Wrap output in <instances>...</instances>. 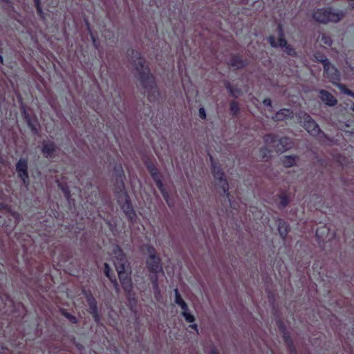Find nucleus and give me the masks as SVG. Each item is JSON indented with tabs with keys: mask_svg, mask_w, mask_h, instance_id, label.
<instances>
[{
	"mask_svg": "<svg viewBox=\"0 0 354 354\" xmlns=\"http://www.w3.org/2000/svg\"><path fill=\"white\" fill-rule=\"evenodd\" d=\"M133 64L138 73V79L143 87L144 93L147 95L151 102L158 99L160 93L157 88L153 77L150 74L149 69L145 66V60L137 51L132 50Z\"/></svg>",
	"mask_w": 354,
	"mask_h": 354,
	"instance_id": "nucleus-1",
	"label": "nucleus"
},
{
	"mask_svg": "<svg viewBox=\"0 0 354 354\" xmlns=\"http://www.w3.org/2000/svg\"><path fill=\"white\" fill-rule=\"evenodd\" d=\"M111 259L123 289L127 294H130L132 290V281L129 276V264L125 254L118 245L113 247Z\"/></svg>",
	"mask_w": 354,
	"mask_h": 354,
	"instance_id": "nucleus-2",
	"label": "nucleus"
},
{
	"mask_svg": "<svg viewBox=\"0 0 354 354\" xmlns=\"http://www.w3.org/2000/svg\"><path fill=\"white\" fill-rule=\"evenodd\" d=\"M344 15L343 11H335L332 8H319L313 12V18L318 23L326 24L330 22L337 23Z\"/></svg>",
	"mask_w": 354,
	"mask_h": 354,
	"instance_id": "nucleus-3",
	"label": "nucleus"
},
{
	"mask_svg": "<svg viewBox=\"0 0 354 354\" xmlns=\"http://www.w3.org/2000/svg\"><path fill=\"white\" fill-rule=\"evenodd\" d=\"M263 139L265 145L272 147L277 153H283L292 147V142L287 137L279 138L275 134H267Z\"/></svg>",
	"mask_w": 354,
	"mask_h": 354,
	"instance_id": "nucleus-4",
	"label": "nucleus"
},
{
	"mask_svg": "<svg viewBox=\"0 0 354 354\" xmlns=\"http://www.w3.org/2000/svg\"><path fill=\"white\" fill-rule=\"evenodd\" d=\"M299 122L302 124L304 128L313 136H318L323 134L318 124L308 113L301 111L297 114Z\"/></svg>",
	"mask_w": 354,
	"mask_h": 354,
	"instance_id": "nucleus-5",
	"label": "nucleus"
},
{
	"mask_svg": "<svg viewBox=\"0 0 354 354\" xmlns=\"http://www.w3.org/2000/svg\"><path fill=\"white\" fill-rule=\"evenodd\" d=\"M212 172L216 183L228 198L230 196V193L228 192L229 185L225 178V175L221 168L213 162H212Z\"/></svg>",
	"mask_w": 354,
	"mask_h": 354,
	"instance_id": "nucleus-6",
	"label": "nucleus"
},
{
	"mask_svg": "<svg viewBox=\"0 0 354 354\" xmlns=\"http://www.w3.org/2000/svg\"><path fill=\"white\" fill-rule=\"evenodd\" d=\"M317 60L323 64L324 71L326 77L333 84L339 81L340 78V73L339 71L333 65L330 64L329 60L326 57H322L320 59L316 57Z\"/></svg>",
	"mask_w": 354,
	"mask_h": 354,
	"instance_id": "nucleus-7",
	"label": "nucleus"
},
{
	"mask_svg": "<svg viewBox=\"0 0 354 354\" xmlns=\"http://www.w3.org/2000/svg\"><path fill=\"white\" fill-rule=\"evenodd\" d=\"M147 250L149 255L147 259V265L150 272L155 274L162 272L160 259L158 256H156L155 249L152 246H149L147 248Z\"/></svg>",
	"mask_w": 354,
	"mask_h": 354,
	"instance_id": "nucleus-8",
	"label": "nucleus"
},
{
	"mask_svg": "<svg viewBox=\"0 0 354 354\" xmlns=\"http://www.w3.org/2000/svg\"><path fill=\"white\" fill-rule=\"evenodd\" d=\"M16 171L21 179L24 186L28 188L29 185V176L28 174V160L26 158H20L16 164Z\"/></svg>",
	"mask_w": 354,
	"mask_h": 354,
	"instance_id": "nucleus-9",
	"label": "nucleus"
},
{
	"mask_svg": "<svg viewBox=\"0 0 354 354\" xmlns=\"http://www.w3.org/2000/svg\"><path fill=\"white\" fill-rule=\"evenodd\" d=\"M83 294L85 296L89 306V312L93 315L95 322L98 324L100 322V317L98 314V308L96 299L94 298L90 291L86 290H83Z\"/></svg>",
	"mask_w": 354,
	"mask_h": 354,
	"instance_id": "nucleus-10",
	"label": "nucleus"
},
{
	"mask_svg": "<svg viewBox=\"0 0 354 354\" xmlns=\"http://www.w3.org/2000/svg\"><path fill=\"white\" fill-rule=\"evenodd\" d=\"M278 31H279V41L276 42L275 37L273 36H269L268 37V41H269L270 46L273 48H277L278 46H286V39L284 37V32L281 25L278 26Z\"/></svg>",
	"mask_w": 354,
	"mask_h": 354,
	"instance_id": "nucleus-11",
	"label": "nucleus"
},
{
	"mask_svg": "<svg viewBox=\"0 0 354 354\" xmlns=\"http://www.w3.org/2000/svg\"><path fill=\"white\" fill-rule=\"evenodd\" d=\"M319 93H320V99L321 100L325 103V104L329 106H335L337 101L335 97L328 91L325 90H319Z\"/></svg>",
	"mask_w": 354,
	"mask_h": 354,
	"instance_id": "nucleus-12",
	"label": "nucleus"
},
{
	"mask_svg": "<svg viewBox=\"0 0 354 354\" xmlns=\"http://www.w3.org/2000/svg\"><path fill=\"white\" fill-rule=\"evenodd\" d=\"M121 208L130 220H133L136 218L135 211L133 210V206L128 197L126 198L124 203L122 205Z\"/></svg>",
	"mask_w": 354,
	"mask_h": 354,
	"instance_id": "nucleus-13",
	"label": "nucleus"
},
{
	"mask_svg": "<svg viewBox=\"0 0 354 354\" xmlns=\"http://www.w3.org/2000/svg\"><path fill=\"white\" fill-rule=\"evenodd\" d=\"M293 117V111L290 109H281L272 117L275 121H282Z\"/></svg>",
	"mask_w": 354,
	"mask_h": 354,
	"instance_id": "nucleus-14",
	"label": "nucleus"
},
{
	"mask_svg": "<svg viewBox=\"0 0 354 354\" xmlns=\"http://www.w3.org/2000/svg\"><path fill=\"white\" fill-rule=\"evenodd\" d=\"M56 150V145L53 142H44L41 152L46 158H51Z\"/></svg>",
	"mask_w": 354,
	"mask_h": 354,
	"instance_id": "nucleus-15",
	"label": "nucleus"
},
{
	"mask_svg": "<svg viewBox=\"0 0 354 354\" xmlns=\"http://www.w3.org/2000/svg\"><path fill=\"white\" fill-rule=\"evenodd\" d=\"M229 65L236 69L242 68L247 65V62L239 56H234L231 58Z\"/></svg>",
	"mask_w": 354,
	"mask_h": 354,
	"instance_id": "nucleus-16",
	"label": "nucleus"
},
{
	"mask_svg": "<svg viewBox=\"0 0 354 354\" xmlns=\"http://www.w3.org/2000/svg\"><path fill=\"white\" fill-rule=\"evenodd\" d=\"M278 231L283 239H285L288 233V225L283 221L279 220L278 223Z\"/></svg>",
	"mask_w": 354,
	"mask_h": 354,
	"instance_id": "nucleus-17",
	"label": "nucleus"
},
{
	"mask_svg": "<svg viewBox=\"0 0 354 354\" xmlns=\"http://www.w3.org/2000/svg\"><path fill=\"white\" fill-rule=\"evenodd\" d=\"M297 156H285L282 159L283 164L286 167H290L296 164Z\"/></svg>",
	"mask_w": 354,
	"mask_h": 354,
	"instance_id": "nucleus-18",
	"label": "nucleus"
},
{
	"mask_svg": "<svg viewBox=\"0 0 354 354\" xmlns=\"http://www.w3.org/2000/svg\"><path fill=\"white\" fill-rule=\"evenodd\" d=\"M278 325H279V327L281 331L283 333V339H284L285 342L288 344V345L289 346H292V342L291 340V338H290L288 333L286 332V329L284 324L281 321H279Z\"/></svg>",
	"mask_w": 354,
	"mask_h": 354,
	"instance_id": "nucleus-19",
	"label": "nucleus"
},
{
	"mask_svg": "<svg viewBox=\"0 0 354 354\" xmlns=\"http://www.w3.org/2000/svg\"><path fill=\"white\" fill-rule=\"evenodd\" d=\"M148 169H149V170L150 171V174H151L153 179L156 182V185L158 184V182H162L160 176H159L158 170L157 169V168L153 165H151V164L149 165H148Z\"/></svg>",
	"mask_w": 354,
	"mask_h": 354,
	"instance_id": "nucleus-20",
	"label": "nucleus"
},
{
	"mask_svg": "<svg viewBox=\"0 0 354 354\" xmlns=\"http://www.w3.org/2000/svg\"><path fill=\"white\" fill-rule=\"evenodd\" d=\"M268 145L263 147L261 149V156L263 160L268 161L272 156V151L268 149Z\"/></svg>",
	"mask_w": 354,
	"mask_h": 354,
	"instance_id": "nucleus-21",
	"label": "nucleus"
},
{
	"mask_svg": "<svg viewBox=\"0 0 354 354\" xmlns=\"http://www.w3.org/2000/svg\"><path fill=\"white\" fill-rule=\"evenodd\" d=\"M158 187L159 190L160 191L164 199L167 202L169 206H171V203L169 202V196L166 189L164 187V185L162 182H158V184L156 185Z\"/></svg>",
	"mask_w": 354,
	"mask_h": 354,
	"instance_id": "nucleus-22",
	"label": "nucleus"
},
{
	"mask_svg": "<svg viewBox=\"0 0 354 354\" xmlns=\"http://www.w3.org/2000/svg\"><path fill=\"white\" fill-rule=\"evenodd\" d=\"M104 272H105V274L107 277H109L110 279V280L111 281V282L113 283L114 287H115V289L117 292L119 291V285L116 281L115 279H112L110 276V267L109 266L108 263H104Z\"/></svg>",
	"mask_w": 354,
	"mask_h": 354,
	"instance_id": "nucleus-23",
	"label": "nucleus"
},
{
	"mask_svg": "<svg viewBox=\"0 0 354 354\" xmlns=\"http://www.w3.org/2000/svg\"><path fill=\"white\" fill-rule=\"evenodd\" d=\"M181 315L187 322L192 323L195 321L194 316L189 312V309L183 310Z\"/></svg>",
	"mask_w": 354,
	"mask_h": 354,
	"instance_id": "nucleus-24",
	"label": "nucleus"
},
{
	"mask_svg": "<svg viewBox=\"0 0 354 354\" xmlns=\"http://www.w3.org/2000/svg\"><path fill=\"white\" fill-rule=\"evenodd\" d=\"M181 315L187 322L192 323L195 321L194 316L189 312V309L183 310Z\"/></svg>",
	"mask_w": 354,
	"mask_h": 354,
	"instance_id": "nucleus-25",
	"label": "nucleus"
},
{
	"mask_svg": "<svg viewBox=\"0 0 354 354\" xmlns=\"http://www.w3.org/2000/svg\"><path fill=\"white\" fill-rule=\"evenodd\" d=\"M226 88L228 90L230 93L234 96V97H237L238 95L241 93V90L239 88H233L229 82L225 84Z\"/></svg>",
	"mask_w": 354,
	"mask_h": 354,
	"instance_id": "nucleus-26",
	"label": "nucleus"
},
{
	"mask_svg": "<svg viewBox=\"0 0 354 354\" xmlns=\"http://www.w3.org/2000/svg\"><path fill=\"white\" fill-rule=\"evenodd\" d=\"M153 288L154 290V292L156 297L160 295V289L158 286V277L156 276L151 277Z\"/></svg>",
	"mask_w": 354,
	"mask_h": 354,
	"instance_id": "nucleus-27",
	"label": "nucleus"
},
{
	"mask_svg": "<svg viewBox=\"0 0 354 354\" xmlns=\"http://www.w3.org/2000/svg\"><path fill=\"white\" fill-rule=\"evenodd\" d=\"M153 288L154 290V292L156 297L160 295V289L158 286V277L156 276L151 277Z\"/></svg>",
	"mask_w": 354,
	"mask_h": 354,
	"instance_id": "nucleus-28",
	"label": "nucleus"
},
{
	"mask_svg": "<svg viewBox=\"0 0 354 354\" xmlns=\"http://www.w3.org/2000/svg\"><path fill=\"white\" fill-rule=\"evenodd\" d=\"M230 111L232 115H236L239 112V106L236 102L232 101L230 103Z\"/></svg>",
	"mask_w": 354,
	"mask_h": 354,
	"instance_id": "nucleus-29",
	"label": "nucleus"
},
{
	"mask_svg": "<svg viewBox=\"0 0 354 354\" xmlns=\"http://www.w3.org/2000/svg\"><path fill=\"white\" fill-rule=\"evenodd\" d=\"M282 47L285 48L284 51L288 55L295 56L297 55L295 50L290 45L286 44V46H283Z\"/></svg>",
	"mask_w": 354,
	"mask_h": 354,
	"instance_id": "nucleus-30",
	"label": "nucleus"
},
{
	"mask_svg": "<svg viewBox=\"0 0 354 354\" xmlns=\"http://www.w3.org/2000/svg\"><path fill=\"white\" fill-rule=\"evenodd\" d=\"M289 203V198L286 195H282L280 196V202H279V206L280 207H285L287 206Z\"/></svg>",
	"mask_w": 354,
	"mask_h": 354,
	"instance_id": "nucleus-31",
	"label": "nucleus"
},
{
	"mask_svg": "<svg viewBox=\"0 0 354 354\" xmlns=\"http://www.w3.org/2000/svg\"><path fill=\"white\" fill-rule=\"evenodd\" d=\"M321 40L324 44L328 45L329 46H331L333 44L332 39L329 36L326 35L324 34L322 35Z\"/></svg>",
	"mask_w": 354,
	"mask_h": 354,
	"instance_id": "nucleus-32",
	"label": "nucleus"
},
{
	"mask_svg": "<svg viewBox=\"0 0 354 354\" xmlns=\"http://www.w3.org/2000/svg\"><path fill=\"white\" fill-rule=\"evenodd\" d=\"M338 88L345 94H347L348 95H351L353 93L352 91L346 88V86L343 84H337Z\"/></svg>",
	"mask_w": 354,
	"mask_h": 354,
	"instance_id": "nucleus-33",
	"label": "nucleus"
},
{
	"mask_svg": "<svg viewBox=\"0 0 354 354\" xmlns=\"http://www.w3.org/2000/svg\"><path fill=\"white\" fill-rule=\"evenodd\" d=\"M174 294H175L174 301H175L176 304L178 303L179 301H181L182 300H183V299L182 298V297L180 295V293L178 292V290L177 288H176L174 290Z\"/></svg>",
	"mask_w": 354,
	"mask_h": 354,
	"instance_id": "nucleus-34",
	"label": "nucleus"
},
{
	"mask_svg": "<svg viewBox=\"0 0 354 354\" xmlns=\"http://www.w3.org/2000/svg\"><path fill=\"white\" fill-rule=\"evenodd\" d=\"M64 316L67 317L72 323L75 324L77 323V320L75 317L73 315L69 314L68 313H64Z\"/></svg>",
	"mask_w": 354,
	"mask_h": 354,
	"instance_id": "nucleus-35",
	"label": "nucleus"
},
{
	"mask_svg": "<svg viewBox=\"0 0 354 354\" xmlns=\"http://www.w3.org/2000/svg\"><path fill=\"white\" fill-rule=\"evenodd\" d=\"M59 187L63 191V192L64 193L66 197L67 198H69L71 195H70V191H69L68 188L67 187L62 186L60 184H59Z\"/></svg>",
	"mask_w": 354,
	"mask_h": 354,
	"instance_id": "nucleus-36",
	"label": "nucleus"
},
{
	"mask_svg": "<svg viewBox=\"0 0 354 354\" xmlns=\"http://www.w3.org/2000/svg\"><path fill=\"white\" fill-rule=\"evenodd\" d=\"M10 216L14 218V223L16 225L17 223H19V218H20V216L18 213L17 212H11L10 213Z\"/></svg>",
	"mask_w": 354,
	"mask_h": 354,
	"instance_id": "nucleus-37",
	"label": "nucleus"
},
{
	"mask_svg": "<svg viewBox=\"0 0 354 354\" xmlns=\"http://www.w3.org/2000/svg\"><path fill=\"white\" fill-rule=\"evenodd\" d=\"M34 1H35V4L37 12L40 15L43 14V11H42V9H41V7L40 5V0H34Z\"/></svg>",
	"mask_w": 354,
	"mask_h": 354,
	"instance_id": "nucleus-38",
	"label": "nucleus"
},
{
	"mask_svg": "<svg viewBox=\"0 0 354 354\" xmlns=\"http://www.w3.org/2000/svg\"><path fill=\"white\" fill-rule=\"evenodd\" d=\"M176 304H178L182 308L183 310H188V306H187V303L184 300H182L181 301H179Z\"/></svg>",
	"mask_w": 354,
	"mask_h": 354,
	"instance_id": "nucleus-39",
	"label": "nucleus"
},
{
	"mask_svg": "<svg viewBox=\"0 0 354 354\" xmlns=\"http://www.w3.org/2000/svg\"><path fill=\"white\" fill-rule=\"evenodd\" d=\"M198 114L201 118L205 119L206 118V112L203 107H201L198 110Z\"/></svg>",
	"mask_w": 354,
	"mask_h": 354,
	"instance_id": "nucleus-40",
	"label": "nucleus"
},
{
	"mask_svg": "<svg viewBox=\"0 0 354 354\" xmlns=\"http://www.w3.org/2000/svg\"><path fill=\"white\" fill-rule=\"evenodd\" d=\"M352 124H345V126L348 127L350 126L354 127V120L351 122ZM346 133H349L350 135H354V128H353L351 130H344Z\"/></svg>",
	"mask_w": 354,
	"mask_h": 354,
	"instance_id": "nucleus-41",
	"label": "nucleus"
},
{
	"mask_svg": "<svg viewBox=\"0 0 354 354\" xmlns=\"http://www.w3.org/2000/svg\"><path fill=\"white\" fill-rule=\"evenodd\" d=\"M90 35H91L93 46H95V48L97 49L99 47V44L97 43L95 37L93 36V33H90Z\"/></svg>",
	"mask_w": 354,
	"mask_h": 354,
	"instance_id": "nucleus-42",
	"label": "nucleus"
},
{
	"mask_svg": "<svg viewBox=\"0 0 354 354\" xmlns=\"http://www.w3.org/2000/svg\"><path fill=\"white\" fill-rule=\"evenodd\" d=\"M90 35H91L93 46H95V48L97 49L99 47V44L97 43L95 37L93 36V33H90Z\"/></svg>",
	"mask_w": 354,
	"mask_h": 354,
	"instance_id": "nucleus-43",
	"label": "nucleus"
},
{
	"mask_svg": "<svg viewBox=\"0 0 354 354\" xmlns=\"http://www.w3.org/2000/svg\"><path fill=\"white\" fill-rule=\"evenodd\" d=\"M129 304L131 306V307L135 306L136 305V299L133 297H129Z\"/></svg>",
	"mask_w": 354,
	"mask_h": 354,
	"instance_id": "nucleus-44",
	"label": "nucleus"
},
{
	"mask_svg": "<svg viewBox=\"0 0 354 354\" xmlns=\"http://www.w3.org/2000/svg\"><path fill=\"white\" fill-rule=\"evenodd\" d=\"M263 104L265 105V106H271V104H272V102H271V100L269 99V98H266L263 100Z\"/></svg>",
	"mask_w": 354,
	"mask_h": 354,
	"instance_id": "nucleus-45",
	"label": "nucleus"
},
{
	"mask_svg": "<svg viewBox=\"0 0 354 354\" xmlns=\"http://www.w3.org/2000/svg\"><path fill=\"white\" fill-rule=\"evenodd\" d=\"M189 327L194 329L196 331L197 334H198V329L196 324H192L189 325Z\"/></svg>",
	"mask_w": 354,
	"mask_h": 354,
	"instance_id": "nucleus-46",
	"label": "nucleus"
},
{
	"mask_svg": "<svg viewBox=\"0 0 354 354\" xmlns=\"http://www.w3.org/2000/svg\"><path fill=\"white\" fill-rule=\"evenodd\" d=\"M85 23H86V28H87V30H88V32H89V34L92 33V31H91V26H90V24H89L88 21L87 20H85Z\"/></svg>",
	"mask_w": 354,
	"mask_h": 354,
	"instance_id": "nucleus-47",
	"label": "nucleus"
},
{
	"mask_svg": "<svg viewBox=\"0 0 354 354\" xmlns=\"http://www.w3.org/2000/svg\"><path fill=\"white\" fill-rule=\"evenodd\" d=\"M211 353H212V354H217V353H216V352L215 348H212V351H211Z\"/></svg>",
	"mask_w": 354,
	"mask_h": 354,
	"instance_id": "nucleus-48",
	"label": "nucleus"
},
{
	"mask_svg": "<svg viewBox=\"0 0 354 354\" xmlns=\"http://www.w3.org/2000/svg\"><path fill=\"white\" fill-rule=\"evenodd\" d=\"M77 347L80 350H81L82 348H83V346H82V345H80V344H77Z\"/></svg>",
	"mask_w": 354,
	"mask_h": 354,
	"instance_id": "nucleus-49",
	"label": "nucleus"
},
{
	"mask_svg": "<svg viewBox=\"0 0 354 354\" xmlns=\"http://www.w3.org/2000/svg\"><path fill=\"white\" fill-rule=\"evenodd\" d=\"M350 6L351 7V8H354V3H351V4H350Z\"/></svg>",
	"mask_w": 354,
	"mask_h": 354,
	"instance_id": "nucleus-50",
	"label": "nucleus"
},
{
	"mask_svg": "<svg viewBox=\"0 0 354 354\" xmlns=\"http://www.w3.org/2000/svg\"><path fill=\"white\" fill-rule=\"evenodd\" d=\"M0 62H3V57L1 55H0Z\"/></svg>",
	"mask_w": 354,
	"mask_h": 354,
	"instance_id": "nucleus-51",
	"label": "nucleus"
},
{
	"mask_svg": "<svg viewBox=\"0 0 354 354\" xmlns=\"http://www.w3.org/2000/svg\"><path fill=\"white\" fill-rule=\"evenodd\" d=\"M350 96H351L354 98V93L353 92Z\"/></svg>",
	"mask_w": 354,
	"mask_h": 354,
	"instance_id": "nucleus-52",
	"label": "nucleus"
}]
</instances>
